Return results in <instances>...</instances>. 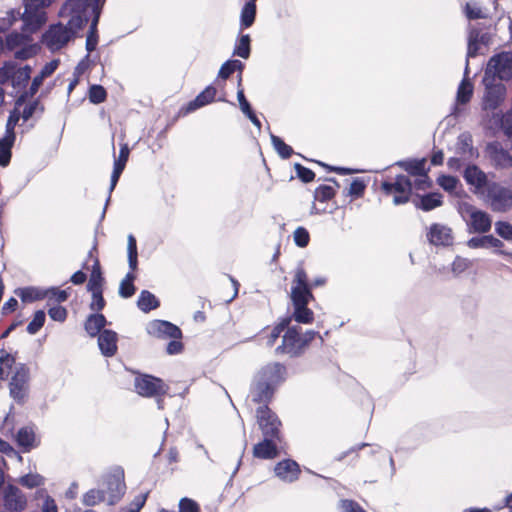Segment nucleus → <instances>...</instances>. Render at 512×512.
Returning <instances> with one entry per match:
<instances>
[{
    "instance_id": "f257e3e1",
    "label": "nucleus",
    "mask_w": 512,
    "mask_h": 512,
    "mask_svg": "<svg viewBox=\"0 0 512 512\" xmlns=\"http://www.w3.org/2000/svg\"><path fill=\"white\" fill-rule=\"evenodd\" d=\"M286 367L278 362L262 367L254 377L250 388L252 401L267 405L273 398L276 387L285 380Z\"/></svg>"
},
{
    "instance_id": "f03ea898",
    "label": "nucleus",
    "mask_w": 512,
    "mask_h": 512,
    "mask_svg": "<svg viewBox=\"0 0 512 512\" xmlns=\"http://www.w3.org/2000/svg\"><path fill=\"white\" fill-rule=\"evenodd\" d=\"M99 489L106 495L109 506L118 503L126 491L123 468L119 466L113 467L103 474L99 483Z\"/></svg>"
},
{
    "instance_id": "7ed1b4c3",
    "label": "nucleus",
    "mask_w": 512,
    "mask_h": 512,
    "mask_svg": "<svg viewBox=\"0 0 512 512\" xmlns=\"http://www.w3.org/2000/svg\"><path fill=\"white\" fill-rule=\"evenodd\" d=\"M55 0H24V12L22 14V31L34 33L45 24L47 20L45 9Z\"/></svg>"
},
{
    "instance_id": "20e7f679",
    "label": "nucleus",
    "mask_w": 512,
    "mask_h": 512,
    "mask_svg": "<svg viewBox=\"0 0 512 512\" xmlns=\"http://www.w3.org/2000/svg\"><path fill=\"white\" fill-rule=\"evenodd\" d=\"M135 390L144 397H156L159 408H162V397L167 394L169 386L160 378L144 374L135 378Z\"/></svg>"
},
{
    "instance_id": "39448f33",
    "label": "nucleus",
    "mask_w": 512,
    "mask_h": 512,
    "mask_svg": "<svg viewBox=\"0 0 512 512\" xmlns=\"http://www.w3.org/2000/svg\"><path fill=\"white\" fill-rule=\"evenodd\" d=\"M30 386V369L24 363H19L9 382V394L18 404H24Z\"/></svg>"
},
{
    "instance_id": "423d86ee",
    "label": "nucleus",
    "mask_w": 512,
    "mask_h": 512,
    "mask_svg": "<svg viewBox=\"0 0 512 512\" xmlns=\"http://www.w3.org/2000/svg\"><path fill=\"white\" fill-rule=\"evenodd\" d=\"M256 417L263 436L282 443L281 421L267 405L258 407Z\"/></svg>"
},
{
    "instance_id": "0eeeda50",
    "label": "nucleus",
    "mask_w": 512,
    "mask_h": 512,
    "mask_svg": "<svg viewBox=\"0 0 512 512\" xmlns=\"http://www.w3.org/2000/svg\"><path fill=\"white\" fill-rule=\"evenodd\" d=\"M290 297L293 305H308L309 301L313 299L308 275L302 266H298L295 271Z\"/></svg>"
},
{
    "instance_id": "6e6552de",
    "label": "nucleus",
    "mask_w": 512,
    "mask_h": 512,
    "mask_svg": "<svg viewBox=\"0 0 512 512\" xmlns=\"http://www.w3.org/2000/svg\"><path fill=\"white\" fill-rule=\"evenodd\" d=\"M483 84L485 85V95L483 97V109L495 110L505 99L506 87L502 81H498L495 77L490 75L483 77Z\"/></svg>"
},
{
    "instance_id": "1a4fd4ad",
    "label": "nucleus",
    "mask_w": 512,
    "mask_h": 512,
    "mask_svg": "<svg viewBox=\"0 0 512 512\" xmlns=\"http://www.w3.org/2000/svg\"><path fill=\"white\" fill-rule=\"evenodd\" d=\"M74 32L71 28L58 23L51 25L42 36V43L51 51H57L63 48L73 37Z\"/></svg>"
},
{
    "instance_id": "9d476101",
    "label": "nucleus",
    "mask_w": 512,
    "mask_h": 512,
    "mask_svg": "<svg viewBox=\"0 0 512 512\" xmlns=\"http://www.w3.org/2000/svg\"><path fill=\"white\" fill-rule=\"evenodd\" d=\"M381 189L387 195L396 193L393 198L395 205L405 204L410 200L412 194V182L409 177L405 175H398L393 183L384 181L381 184Z\"/></svg>"
},
{
    "instance_id": "9b49d317",
    "label": "nucleus",
    "mask_w": 512,
    "mask_h": 512,
    "mask_svg": "<svg viewBox=\"0 0 512 512\" xmlns=\"http://www.w3.org/2000/svg\"><path fill=\"white\" fill-rule=\"evenodd\" d=\"M305 348V345L302 344L299 329L295 326H288L283 335L282 343L276 348L275 352L277 354H287L290 357H298L303 353Z\"/></svg>"
},
{
    "instance_id": "f8f14e48",
    "label": "nucleus",
    "mask_w": 512,
    "mask_h": 512,
    "mask_svg": "<svg viewBox=\"0 0 512 512\" xmlns=\"http://www.w3.org/2000/svg\"><path fill=\"white\" fill-rule=\"evenodd\" d=\"M487 197L494 211L504 212L512 206L511 191L497 183L488 186Z\"/></svg>"
},
{
    "instance_id": "ddd939ff",
    "label": "nucleus",
    "mask_w": 512,
    "mask_h": 512,
    "mask_svg": "<svg viewBox=\"0 0 512 512\" xmlns=\"http://www.w3.org/2000/svg\"><path fill=\"white\" fill-rule=\"evenodd\" d=\"M462 214H467L470 220L467 222L470 230L476 233H486L491 229L492 221L490 216L481 210L476 209L473 205L463 204L461 207Z\"/></svg>"
},
{
    "instance_id": "4468645a",
    "label": "nucleus",
    "mask_w": 512,
    "mask_h": 512,
    "mask_svg": "<svg viewBox=\"0 0 512 512\" xmlns=\"http://www.w3.org/2000/svg\"><path fill=\"white\" fill-rule=\"evenodd\" d=\"M146 331L149 335L159 339H180L182 338V331L180 328L171 322L164 320H153L148 323Z\"/></svg>"
},
{
    "instance_id": "2eb2a0df",
    "label": "nucleus",
    "mask_w": 512,
    "mask_h": 512,
    "mask_svg": "<svg viewBox=\"0 0 512 512\" xmlns=\"http://www.w3.org/2000/svg\"><path fill=\"white\" fill-rule=\"evenodd\" d=\"M512 69V60L506 54H497L490 58L484 76L490 75L502 81Z\"/></svg>"
},
{
    "instance_id": "dca6fc26",
    "label": "nucleus",
    "mask_w": 512,
    "mask_h": 512,
    "mask_svg": "<svg viewBox=\"0 0 512 512\" xmlns=\"http://www.w3.org/2000/svg\"><path fill=\"white\" fill-rule=\"evenodd\" d=\"M4 505L10 512H22L26 508L25 494L14 485L9 484L3 491Z\"/></svg>"
},
{
    "instance_id": "f3484780",
    "label": "nucleus",
    "mask_w": 512,
    "mask_h": 512,
    "mask_svg": "<svg viewBox=\"0 0 512 512\" xmlns=\"http://www.w3.org/2000/svg\"><path fill=\"white\" fill-rule=\"evenodd\" d=\"M485 151L495 167L508 168L512 166V156L503 148L500 142H489L486 145Z\"/></svg>"
},
{
    "instance_id": "a211bd4d",
    "label": "nucleus",
    "mask_w": 512,
    "mask_h": 512,
    "mask_svg": "<svg viewBox=\"0 0 512 512\" xmlns=\"http://www.w3.org/2000/svg\"><path fill=\"white\" fill-rule=\"evenodd\" d=\"M274 472L282 481L292 483L298 480L301 470L295 460L284 459L275 465Z\"/></svg>"
},
{
    "instance_id": "6ab92c4d",
    "label": "nucleus",
    "mask_w": 512,
    "mask_h": 512,
    "mask_svg": "<svg viewBox=\"0 0 512 512\" xmlns=\"http://www.w3.org/2000/svg\"><path fill=\"white\" fill-rule=\"evenodd\" d=\"M427 239L435 246H449L453 243L452 230L445 225L434 223L430 226Z\"/></svg>"
},
{
    "instance_id": "aec40b11",
    "label": "nucleus",
    "mask_w": 512,
    "mask_h": 512,
    "mask_svg": "<svg viewBox=\"0 0 512 512\" xmlns=\"http://www.w3.org/2000/svg\"><path fill=\"white\" fill-rule=\"evenodd\" d=\"M278 441L272 438H263L262 441L255 444L253 447V456L258 459L270 460L279 455Z\"/></svg>"
},
{
    "instance_id": "412c9836",
    "label": "nucleus",
    "mask_w": 512,
    "mask_h": 512,
    "mask_svg": "<svg viewBox=\"0 0 512 512\" xmlns=\"http://www.w3.org/2000/svg\"><path fill=\"white\" fill-rule=\"evenodd\" d=\"M118 335L115 331L104 329L98 335V346L101 353L106 357H112L117 352Z\"/></svg>"
},
{
    "instance_id": "4be33fe9",
    "label": "nucleus",
    "mask_w": 512,
    "mask_h": 512,
    "mask_svg": "<svg viewBox=\"0 0 512 512\" xmlns=\"http://www.w3.org/2000/svg\"><path fill=\"white\" fill-rule=\"evenodd\" d=\"M463 177L467 184L474 186L476 189H481L487 184L486 174L476 165L467 166Z\"/></svg>"
},
{
    "instance_id": "5701e85b",
    "label": "nucleus",
    "mask_w": 512,
    "mask_h": 512,
    "mask_svg": "<svg viewBox=\"0 0 512 512\" xmlns=\"http://www.w3.org/2000/svg\"><path fill=\"white\" fill-rule=\"evenodd\" d=\"M217 90L214 86H207L201 93H199L193 101H190L186 107V112H193L214 101Z\"/></svg>"
},
{
    "instance_id": "b1692460",
    "label": "nucleus",
    "mask_w": 512,
    "mask_h": 512,
    "mask_svg": "<svg viewBox=\"0 0 512 512\" xmlns=\"http://www.w3.org/2000/svg\"><path fill=\"white\" fill-rule=\"evenodd\" d=\"M456 151L461 156L467 158H474L478 156L477 149L473 147L472 135L469 132H463L458 136Z\"/></svg>"
},
{
    "instance_id": "393cba45",
    "label": "nucleus",
    "mask_w": 512,
    "mask_h": 512,
    "mask_svg": "<svg viewBox=\"0 0 512 512\" xmlns=\"http://www.w3.org/2000/svg\"><path fill=\"white\" fill-rule=\"evenodd\" d=\"M107 324L106 317L101 313L90 314L85 323L84 329L87 334L91 337L98 336L104 329Z\"/></svg>"
},
{
    "instance_id": "a878e982",
    "label": "nucleus",
    "mask_w": 512,
    "mask_h": 512,
    "mask_svg": "<svg viewBox=\"0 0 512 512\" xmlns=\"http://www.w3.org/2000/svg\"><path fill=\"white\" fill-rule=\"evenodd\" d=\"M396 165L403 168L406 172H408L412 176L426 177V159H410V160H401L396 162Z\"/></svg>"
},
{
    "instance_id": "bb28decb",
    "label": "nucleus",
    "mask_w": 512,
    "mask_h": 512,
    "mask_svg": "<svg viewBox=\"0 0 512 512\" xmlns=\"http://www.w3.org/2000/svg\"><path fill=\"white\" fill-rule=\"evenodd\" d=\"M104 281L105 279L102 275L99 259L95 257L91 275L87 283V291L94 292V290H102Z\"/></svg>"
},
{
    "instance_id": "cd10ccee",
    "label": "nucleus",
    "mask_w": 512,
    "mask_h": 512,
    "mask_svg": "<svg viewBox=\"0 0 512 512\" xmlns=\"http://www.w3.org/2000/svg\"><path fill=\"white\" fill-rule=\"evenodd\" d=\"M244 69V64L240 60H228L222 64L218 76L221 79H227L233 74L235 71H239L238 75V87L241 86L242 76L241 73Z\"/></svg>"
},
{
    "instance_id": "c85d7f7f",
    "label": "nucleus",
    "mask_w": 512,
    "mask_h": 512,
    "mask_svg": "<svg viewBox=\"0 0 512 512\" xmlns=\"http://www.w3.org/2000/svg\"><path fill=\"white\" fill-rule=\"evenodd\" d=\"M35 501L37 506L41 508V512H57L55 500L48 494L46 489H38L36 491Z\"/></svg>"
},
{
    "instance_id": "c756f323",
    "label": "nucleus",
    "mask_w": 512,
    "mask_h": 512,
    "mask_svg": "<svg viewBox=\"0 0 512 512\" xmlns=\"http://www.w3.org/2000/svg\"><path fill=\"white\" fill-rule=\"evenodd\" d=\"M137 306L141 311L148 313L151 310L157 309L160 306V302L150 291L143 290L139 295Z\"/></svg>"
},
{
    "instance_id": "7c9ffc66",
    "label": "nucleus",
    "mask_w": 512,
    "mask_h": 512,
    "mask_svg": "<svg viewBox=\"0 0 512 512\" xmlns=\"http://www.w3.org/2000/svg\"><path fill=\"white\" fill-rule=\"evenodd\" d=\"M415 206L423 211L433 210L443 204L442 195L440 193H428L420 197V202H414Z\"/></svg>"
},
{
    "instance_id": "2f4dec72",
    "label": "nucleus",
    "mask_w": 512,
    "mask_h": 512,
    "mask_svg": "<svg viewBox=\"0 0 512 512\" xmlns=\"http://www.w3.org/2000/svg\"><path fill=\"white\" fill-rule=\"evenodd\" d=\"M82 502L87 507H93L100 503H106L108 505V499L106 495H104L103 491H100L99 488H93L87 491L83 495Z\"/></svg>"
},
{
    "instance_id": "473e14b6",
    "label": "nucleus",
    "mask_w": 512,
    "mask_h": 512,
    "mask_svg": "<svg viewBox=\"0 0 512 512\" xmlns=\"http://www.w3.org/2000/svg\"><path fill=\"white\" fill-rule=\"evenodd\" d=\"M18 296L21 298L23 302H33L37 300L46 299L47 292H45V289L41 288L26 287L20 289Z\"/></svg>"
},
{
    "instance_id": "72a5a7b5",
    "label": "nucleus",
    "mask_w": 512,
    "mask_h": 512,
    "mask_svg": "<svg viewBox=\"0 0 512 512\" xmlns=\"http://www.w3.org/2000/svg\"><path fill=\"white\" fill-rule=\"evenodd\" d=\"M294 312L291 319L293 318L298 323L309 324L314 320V313L307 305H293Z\"/></svg>"
},
{
    "instance_id": "f704fd0d",
    "label": "nucleus",
    "mask_w": 512,
    "mask_h": 512,
    "mask_svg": "<svg viewBox=\"0 0 512 512\" xmlns=\"http://www.w3.org/2000/svg\"><path fill=\"white\" fill-rule=\"evenodd\" d=\"M35 441V433L30 427H22L17 433V443L26 449L33 447Z\"/></svg>"
},
{
    "instance_id": "c9c22d12",
    "label": "nucleus",
    "mask_w": 512,
    "mask_h": 512,
    "mask_svg": "<svg viewBox=\"0 0 512 512\" xmlns=\"http://www.w3.org/2000/svg\"><path fill=\"white\" fill-rule=\"evenodd\" d=\"M135 275L132 272H128L125 278L121 281L119 286V295L122 298H130L134 295L136 288L134 286Z\"/></svg>"
},
{
    "instance_id": "e433bc0d",
    "label": "nucleus",
    "mask_w": 512,
    "mask_h": 512,
    "mask_svg": "<svg viewBox=\"0 0 512 512\" xmlns=\"http://www.w3.org/2000/svg\"><path fill=\"white\" fill-rule=\"evenodd\" d=\"M291 323V317H283L279 322L272 328L270 335L267 338V346L272 347L280 334L288 328Z\"/></svg>"
},
{
    "instance_id": "4c0bfd02",
    "label": "nucleus",
    "mask_w": 512,
    "mask_h": 512,
    "mask_svg": "<svg viewBox=\"0 0 512 512\" xmlns=\"http://www.w3.org/2000/svg\"><path fill=\"white\" fill-rule=\"evenodd\" d=\"M256 17V4L247 2L241 10V26L249 28Z\"/></svg>"
},
{
    "instance_id": "58836bf2",
    "label": "nucleus",
    "mask_w": 512,
    "mask_h": 512,
    "mask_svg": "<svg viewBox=\"0 0 512 512\" xmlns=\"http://www.w3.org/2000/svg\"><path fill=\"white\" fill-rule=\"evenodd\" d=\"M29 40V37L24 33L12 32L6 36L5 46L8 50L12 51L15 48L24 45Z\"/></svg>"
},
{
    "instance_id": "ea45409f",
    "label": "nucleus",
    "mask_w": 512,
    "mask_h": 512,
    "mask_svg": "<svg viewBox=\"0 0 512 512\" xmlns=\"http://www.w3.org/2000/svg\"><path fill=\"white\" fill-rule=\"evenodd\" d=\"M250 36L248 34L242 35L236 44L233 55H237L241 58L247 59L250 56Z\"/></svg>"
},
{
    "instance_id": "a19ab883",
    "label": "nucleus",
    "mask_w": 512,
    "mask_h": 512,
    "mask_svg": "<svg viewBox=\"0 0 512 512\" xmlns=\"http://www.w3.org/2000/svg\"><path fill=\"white\" fill-rule=\"evenodd\" d=\"M20 117H22L20 112L18 111L17 108H15L14 110H12L10 112L7 123H6V136L5 137H8L9 141H11V146L13 145V142L15 139L14 129H15V126L17 125Z\"/></svg>"
},
{
    "instance_id": "79ce46f5",
    "label": "nucleus",
    "mask_w": 512,
    "mask_h": 512,
    "mask_svg": "<svg viewBox=\"0 0 512 512\" xmlns=\"http://www.w3.org/2000/svg\"><path fill=\"white\" fill-rule=\"evenodd\" d=\"M271 142L277 153L283 159H288L292 155V147L287 145L280 137L271 134Z\"/></svg>"
},
{
    "instance_id": "37998d69",
    "label": "nucleus",
    "mask_w": 512,
    "mask_h": 512,
    "mask_svg": "<svg viewBox=\"0 0 512 512\" xmlns=\"http://www.w3.org/2000/svg\"><path fill=\"white\" fill-rule=\"evenodd\" d=\"M473 94V86L472 84L463 79L461 84L458 87L457 91V101L461 104H466L470 101Z\"/></svg>"
},
{
    "instance_id": "c03bdc74",
    "label": "nucleus",
    "mask_w": 512,
    "mask_h": 512,
    "mask_svg": "<svg viewBox=\"0 0 512 512\" xmlns=\"http://www.w3.org/2000/svg\"><path fill=\"white\" fill-rule=\"evenodd\" d=\"M44 480H45L44 477L41 476L40 474L29 473L24 476H21L19 478L18 482L22 486L32 489V488H36V487L43 485Z\"/></svg>"
},
{
    "instance_id": "a18cd8bd",
    "label": "nucleus",
    "mask_w": 512,
    "mask_h": 512,
    "mask_svg": "<svg viewBox=\"0 0 512 512\" xmlns=\"http://www.w3.org/2000/svg\"><path fill=\"white\" fill-rule=\"evenodd\" d=\"M45 320V312L43 310L36 311L32 321L27 325V332L31 335L36 334L44 326Z\"/></svg>"
},
{
    "instance_id": "49530a36",
    "label": "nucleus",
    "mask_w": 512,
    "mask_h": 512,
    "mask_svg": "<svg viewBox=\"0 0 512 512\" xmlns=\"http://www.w3.org/2000/svg\"><path fill=\"white\" fill-rule=\"evenodd\" d=\"M107 92L101 85H92L89 88V100L93 104H100L106 100Z\"/></svg>"
},
{
    "instance_id": "de8ad7c7",
    "label": "nucleus",
    "mask_w": 512,
    "mask_h": 512,
    "mask_svg": "<svg viewBox=\"0 0 512 512\" xmlns=\"http://www.w3.org/2000/svg\"><path fill=\"white\" fill-rule=\"evenodd\" d=\"M335 195V190L329 185H320L314 192V198L320 202H326L332 199Z\"/></svg>"
},
{
    "instance_id": "09e8293b",
    "label": "nucleus",
    "mask_w": 512,
    "mask_h": 512,
    "mask_svg": "<svg viewBox=\"0 0 512 512\" xmlns=\"http://www.w3.org/2000/svg\"><path fill=\"white\" fill-rule=\"evenodd\" d=\"M11 158V141L8 137L0 139V165L6 166Z\"/></svg>"
},
{
    "instance_id": "8fccbe9b",
    "label": "nucleus",
    "mask_w": 512,
    "mask_h": 512,
    "mask_svg": "<svg viewBox=\"0 0 512 512\" xmlns=\"http://www.w3.org/2000/svg\"><path fill=\"white\" fill-rule=\"evenodd\" d=\"M45 292H47L46 298L48 300H53L57 303L65 302L69 297V294L66 290H60L58 287L45 289Z\"/></svg>"
},
{
    "instance_id": "3c124183",
    "label": "nucleus",
    "mask_w": 512,
    "mask_h": 512,
    "mask_svg": "<svg viewBox=\"0 0 512 512\" xmlns=\"http://www.w3.org/2000/svg\"><path fill=\"white\" fill-rule=\"evenodd\" d=\"M464 12L469 20L483 19L486 17L482 9L476 3H466Z\"/></svg>"
},
{
    "instance_id": "603ef678",
    "label": "nucleus",
    "mask_w": 512,
    "mask_h": 512,
    "mask_svg": "<svg viewBox=\"0 0 512 512\" xmlns=\"http://www.w3.org/2000/svg\"><path fill=\"white\" fill-rule=\"evenodd\" d=\"M92 294V301L89 305L90 309L92 311L99 312L104 309L106 305V301L103 297V289L102 290H94V292H91Z\"/></svg>"
},
{
    "instance_id": "864d4df0",
    "label": "nucleus",
    "mask_w": 512,
    "mask_h": 512,
    "mask_svg": "<svg viewBox=\"0 0 512 512\" xmlns=\"http://www.w3.org/2000/svg\"><path fill=\"white\" fill-rule=\"evenodd\" d=\"M37 111L41 114L44 111V107L40 104L39 100H34L24 107L21 116L24 121H28Z\"/></svg>"
},
{
    "instance_id": "5fc2aeb1",
    "label": "nucleus",
    "mask_w": 512,
    "mask_h": 512,
    "mask_svg": "<svg viewBox=\"0 0 512 512\" xmlns=\"http://www.w3.org/2000/svg\"><path fill=\"white\" fill-rule=\"evenodd\" d=\"M294 168H295L298 178L302 182L309 183L315 179V173L311 169L304 167L300 163H296L294 165Z\"/></svg>"
},
{
    "instance_id": "6e6d98bb",
    "label": "nucleus",
    "mask_w": 512,
    "mask_h": 512,
    "mask_svg": "<svg viewBox=\"0 0 512 512\" xmlns=\"http://www.w3.org/2000/svg\"><path fill=\"white\" fill-rule=\"evenodd\" d=\"M437 182L445 191L452 192V191H454L456 189L457 184H458L459 181L454 176L441 175L437 179Z\"/></svg>"
},
{
    "instance_id": "4d7b16f0",
    "label": "nucleus",
    "mask_w": 512,
    "mask_h": 512,
    "mask_svg": "<svg viewBox=\"0 0 512 512\" xmlns=\"http://www.w3.org/2000/svg\"><path fill=\"white\" fill-rule=\"evenodd\" d=\"M309 240H310L309 233H308L307 229H305L304 227H298L294 231V242L298 247H300V248L306 247L309 243Z\"/></svg>"
},
{
    "instance_id": "13d9d810",
    "label": "nucleus",
    "mask_w": 512,
    "mask_h": 512,
    "mask_svg": "<svg viewBox=\"0 0 512 512\" xmlns=\"http://www.w3.org/2000/svg\"><path fill=\"white\" fill-rule=\"evenodd\" d=\"M496 233L505 240H512V225L508 222L498 221L495 223Z\"/></svg>"
},
{
    "instance_id": "bf43d9fd",
    "label": "nucleus",
    "mask_w": 512,
    "mask_h": 512,
    "mask_svg": "<svg viewBox=\"0 0 512 512\" xmlns=\"http://www.w3.org/2000/svg\"><path fill=\"white\" fill-rule=\"evenodd\" d=\"M129 153H130V150H129L128 145L127 144L121 145L120 151H119V156L114 161V168L120 169L123 171L125 169L126 163L128 161Z\"/></svg>"
},
{
    "instance_id": "052dcab7",
    "label": "nucleus",
    "mask_w": 512,
    "mask_h": 512,
    "mask_svg": "<svg viewBox=\"0 0 512 512\" xmlns=\"http://www.w3.org/2000/svg\"><path fill=\"white\" fill-rule=\"evenodd\" d=\"M147 497L148 492L136 495L125 512H140L147 500Z\"/></svg>"
},
{
    "instance_id": "680f3d73",
    "label": "nucleus",
    "mask_w": 512,
    "mask_h": 512,
    "mask_svg": "<svg viewBox=\"0 0 512 512\" xmlns=\"http://www.w3.org/2000/svg\"><path fill=\"white\" fill-rule=\"evenodd\" d=\"M200 507L196 501L191 498L184 497L179 502L178 512H199Z\"/></svg>"
},
{
    "instance_id": "e2e57ef3",
    "label": "nucleus",
    "mask_w": 512,
    "mask_h": 512,
    "mask_svg": "<svg viewBox=\"0 0 512 512\" xmlns=\"http://www.w3.org/2000/svg\"><path fill=\"white\" fill-rule=\"evenodd\" d=\"M339 509L342 512H366L357 502L349 499L341 500Z\"/></svg>"
},
{
    "instance_id": "0e129e2a",
    "label": "nucleus",
    "mask_w": 512,
    "mask_h": 512,
    "mask_svg": "<svg viewBox=\"0 0 512 512\" xmlns=\"http://www.w3.org/2000/svg\"><path fill=\"white\" fill-rule=\"evenodd\" d=\"M366 185L360 178L354 179L349 188V195L354 197H361L365 191Z\"/></svg>"
},
{
    "instance_id": "69168bd1",
    "label": "nucleus",
    "mask_w": 512,
    "mask_h": 512,
    "mask_svg": "<svg viewBox=\"0 0 512 512\" xmlns=\"http://www.w3.org/2000/svg\"><path fill=\"white\" fill-rule=\"evenodd\" d=\"M50 318L54 321L63 322L67 318V310L62 306H54L48 310Z\"/></svg>"
},
{
    "instance_id": "338daca9",
    "label": "nucleus",
    "mask_w": 512,
    "mask_h": 512,
    "mask_svg": "<svg viewBox=\"0 0 512 512\" xmlns=\"http://www.w3.org/2000/svg\"><path fill=\"white\" fill-rule=\"evenodd\" d=\"M501 129L508 137H512V111H508L501 117Z\"/></svg>"
},
{
    "instance_id": "774afa93",
    "label": "nucleus",
    "mask_w": 512,
    "mask_h": 512,
    "mask_svg": "<svg viewBox=\"0 0 512 512\" xmlns=\"http://www.w3.org/2000/svg\"><path fill=\"white\" fill-rule=\"evenodd\" d=\"M15 67L12 64H5L0 68V84L7 83L11 78L14 77Z\"/></svg>"
}]
</instances>
